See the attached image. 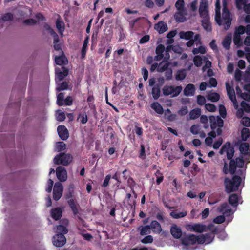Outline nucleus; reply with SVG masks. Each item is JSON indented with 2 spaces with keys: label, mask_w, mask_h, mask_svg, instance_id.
Here are the masks:
<instances>
[{
  "label": "nucleus",
  "mask_w": 250,
  "mask_h": 250,
  "mask_svg": "<svg viewBox=\"0 0 250 250\" xmlns=\"http://www.w3.org/2000/svg\"><path fill=\"white\" fill-rule=\"evenodd\" d=\"M242 179L240 176L235 175L232 179L226 177L224 179V185L225 191L228 193L236 191L241 183Z\"/></svg>",
  "instance_id": "1"
},
{
  "label": "nucleus",
  "mask_w": 250,
  "mask_h": 250,
  "mask_svg": "<svg viewBox=\"0 0 250 250\" xmlns=\"http://www.w3.org/2000/svg\"><path fill=\"white\" fill-rule=\"evenodd\" d=\"M217 210L223 214L215 217L213 220V222L215 224H221L225 222V217L224 216H229L230 215L232 210L226 202L222 203L217 208Z\"/></svg>",
  "instance_id": "2"
},
{
  "label": "nucleus",
  "mask_w": 250,
  "mask_h": 250,
  "mask_svg": "<svg viewBox=\"0 0 250 250\" xmlns=\"http://www.w3.org/2000/svg\"><path fill=\"white\" fill-rule=\"evenodd\" d=\"M210 128L212 130L217 129V134L220 136L222 133V128L224 125V121L221 118L217 116L216 117L211 115L209 117Z\"/></svg>",
  "instance_id": "3"
},
{
  "label": "nucleus",
  "mask_w": 250,
  "mask_h": 250,
  "mask_svg": "<svg viewBox=\"0 0 250 250\" xmlns=\"http://www.w3.org/2000/svg\"><path fill=\"white\" fill-rule=\"evenodd\" d=\"M223 13H222V17L223 19L224 20V29L226 30H228L231 25L232 18L230 16V12L228 9L227 7V0H223Z\"/></svg>",
  "instance_id": "4"
},
{
  "label": "nucleus",
  "mask_w": 250,
  "mask_h": 250,
  "mask_svg": "<svg viewBox=\"0 0 250 250\" xmlns=\"http://www.w3.org/2000/svg\"><path fill=\"white\" fill-rule=\"evenodd\" d=\"M72 160L73 157L71 154L61 152L55 157L54 162L57 165L61 164L63 166H67L72 162Z\"/></svg>",
  "instance_id": "5"
},
{
  "label": "nucleus",
  "mask_w": 250,
  "mask_h": 250,
  "mask_svg": "<svg viewBox=\"0 0 250 250\" xmlns=\"http://www.w3.org/2000/svg\"><path fill=\"white\" fill-rule=\"evenodd\" d=\"M182 90V87L181 86H169L165 85L162 89V91L164 95L167 96L170 95H172V97L178 96Z\"/></svg>",
  "instance_id": "6"
},
{
  "label": "nucleus",
  "mask_w": 250,
  "mask_h": 250,
  "mask_svg": "<svg viewBox=\"0 0 250 250\" xmlns=\"http://www.w3.org/2000/svg\"><path fill=\"white\" fill-rule=\"evenodd\" d=\"M211 227H213V225L212 224H209L207 227L200 223H196L193 225L188 224L187 225V229L188 230L198 233H202L204 231L210 230Z\"/></svg>",
  "instance_id": "7"
},
{
  "label": "nucleus",
  "mask_w": 250,
  "mask_h": 250,
  "mask_svg": "<svg viewBox=\"0 0 250 250\" xmlns=\"http://www.w3.org/2000/svg\"><path fill=\"white\" fill-rule=\"evenodd\" d=\"M227 153V157L228 160L232 158L234 154V148L229 142H226L221 147L219 151L221 155L224 153Z\"/></svg>",
  "instance_id": "8"
},
{
  "label": "nucleus",
  "mask_w": 250,
  "mask_h": 250,
  "mask_svg": "<svg viewBox=\"0 0 250 250\" xmlns=\"http://www.w3.org/2000/svg\"><path fill=\"white\" fill-rule=\"evenodd\" d=\"M66 238L62 233H57L53 238V245L57 247H62L66 243Z\"/></svg>",
  "instance_id": "9"
},
{
  "label": "nucleus",
  "mask_w": 250,
  "mask_h": 250,
  "mask_svg": "<svg viewBox=\"0 0 250 250\" xmlns=\"http://www.w3.org/2000/svg\"><path fill=\"white\" fill-rule=\"evenodd\" d=\"M63 187L61 183L59 182L55 184L53 192V198L56 201L59 200L62 195Z\"/></svg>",
  "instance_id": "10"
},
{
  "label": "nucleus",
  "mask_w": 250,
  "mask_h": 250,
  "mask_svg": "<svg viewBox=\"0 0 250 250\" xmlns=\"http://www.w3.org/2000/svg\"><path fill=\"white\" fill-rule=\"evenodd\" d=\"M199 13L201 18H209L208 3L206 1H202L200 3Z\"/></svg>",
  "instance_id": "11"
},
{
  "label": "nucleus",
  "mask_w": 250,
  "mask_h": 250,
  "mask_svg": "<svg viewBox=\"0 0 250 250\" xmlns=\"http://www.w3.org/2000/svg\"><path fill=\"white\" fill-rule=\"evenodd\" d=\"M56 175L57 178L61 182H64L67 178V172L65 168L62 166H59L56 168Z\"/></svg>",
  "instance_id": "12"
},
{
  "label": "nucleus",
  "mask_w": 250,
  "mask_h": 250,
  "mask_svg": "<svg viewBox=\"0 0 250 250\" xmlns=\"http://www.w3.org/2000/svg\"><path fill=\"white\" fill-rule=\"evenodd\" d=\"M182 245L186 246L194 245L196 243L195 235L190 234L182 237L181 239Z\"/></svg>",
  "instance_id": "13"
},
{
  "label": "nucleus",
  "mask_w": 250,
  "mask_h": 250,
  "mask_svg": "<svg viewBox=\"0 0 250 250\" xmlns=\"http://www.w3.org/2000/svg\"><path fill=\"white\" fill-rule=\"evenodd\" d=\"M57 131L60 138L66 140L69 137V133L66 127L63 125H60L57 127Z\"/></svg>",
  "instance_id": "14"
},
{
  "label": "nucleus",
  "mask_w": 250,
  "mask_h": 250,
  "mask_svg": "<svg viewBox=\"0 0 250 250\" xmlns=\"http://www.w3.org/2000/svg\"><path fill=\"white\" fill-rule=\"evenodd\" d=\"M170 233L172 236L176 239L180 238L182 235L181 229L176 224H173L170 227Z\"/></svg>",
  "instance_id": "15"
},
{
  "label": "nucleus",
  "mask_w": 250,
  "mask_h": 250,
  "mask_svg": "<svg viewBox=\"0 0 250 250\" xmlns=\"http://www.w3.org/2000/svg\"><path fill=\"white\" fill-rule=\"evenodd\" d=\"M227 94L229 99L234 103H237L235 93L233 88L230 86L228 83H226Z\"/></svg>",
  "instance_id": "16"
},
{
  "label": "nucleus",
  "mask_w": 250,
  "mask_h": 250,
  "mask_svg": "<svg viewBox=\"0 0 250 250\" xmlns=\"http://www.w3.org/2000/svg\"><path fill=\"white\" fill-rule=\"evenodd\" d=\"M165 50V46L163 44H159L157 46L155 50L157 55L154 57L155 61H159L163 58Z\"/></svg>",
  "instance_id": "17"
},
{
  "label": "nucleus",
  "mask_w": 250,
  "mask_h": 250,
  "mask_svg": "<svg viewBox=\"0 0 250 250\" xmlns=\"http://www.w3.org/2000/svg\"><path fill=\"white\" fill-rule=\"evenodd\" d=\"M154 29L161 34L167 30V25L164 21H160L154 25Z\"/></svg>",
  "instance_id": "18"
},
{
  "label": "nucleus",
  "mask_w": 250,
  "mask_h": 250,
  "mask_svg": "<svg viewBox=\"0 0 250 250\" xmlns=\"http://www.w3.org/2000/svg\"><path fill=\"white\" fill-rule=\"evenodd\" d=\"M67 203L71 209L74 215H76L79 213V205L73 199H70L67 200Z\"/></svg>",
  "instance_id": "19"
},
{
  "label": "nucleus",
  "mask_w": 250,
  "mask_h": 250,
  "mask_svg": "<svg viewBox=\"0 0 250 250\" xmlns=\"http://www.w3.org/2000/svg\"><path fill=\"white\" fill-rule=\"evenodd\" d=\"M62 210L60 207L53 208L51 210V215L55 220H59L62 216Z\"/></svg>",
  "instance_id": "20"
},
{
  "label": "nucleus",
  "mask_w": 250,
  "mask_h": 250,
  "mask_svg": "<svg viewBox=\"0 0 250 250\" xmlns=\"http://www.w3.org/2000/svg\"><path fill=\"white\" fill-rule=\"evenodd\" d=\"M149 226L150 229H151L155 233L160 234L162 231L160 224L156 220L152 221Z\"/></svg>",
  "instance_id": "21"
},
{
  "label": "nucleus",
  "mask_w": 250,
  "mask_h": 250,
  "mask_svg": "<svg viewBox=\"0 0 250 250\" xmlns=\"http://www.w3.org/2000/svg\"><path fill=\"white\" fill-rule=\"evenodd\" d=\"M195 86L193 84H188L184 88V94L186 96H191L194 94Z\"/></svg>",
  "instance_id": "22"
},
{
  "label": "nucleus",
  "mask_w": 250,
  "mask_h": 250,
  "mask_svg": "<svg viewBox=\"0 0 250 250\" xmlns=\"http://www.w3.org/2000/svg\"><path fill=\"white\" fill-rule=\"evenodd\" d=\"M56 26L61 34H62L65 29V25L63 21L61 19L60 16L58 15V18L56 21Z\"/></svg>",
  "instance_id": "23"
},
{
  "label": "nucleus",
  "mask_w": 250,
  "mask_h": 250,
  "mask_svg": "<svg viewBox=\"0 0 250 250\" xmlns=\"http://www.w3.org/2000/svg\"><path fill=\"white\" fill-rule=\"evenodd\" d=\"M212 228L213 227H211L210 230H211V232L207 233L204 234L206 243L207 244L211 243L214 238V233H215L216 232V229H212Z\"/></svg>",
  "instance_id": "24"
},
{
  "label": "nucleus",
  "mask_w": 250,
  "mask_h": 250,
  "mask_svg": "<svg viewBox=\"0 0 250 250\" xmlns=\"http://www.w3.org/2000/svg\"><path fill=\"white\" fill-rule=\"evenodd\" d=\"M229 203L233 207H236L238 205V196L236 193L231 194L228 199Z\"/></svg>",
  "instance_id": "25"
},
{
  "label": "nucleus",
  "mask_w": 250,
  "mask_h": 250,
  "mask_svg": "<svg viewBox=\"0 0 250 250\" xmlns=\"http://www.w3.org/2000/svg\"><path fill=\"white\" fill-rule=\"evenodd\" d=\"M55 62L57 65H62L66 64L68 62V60L63 53L61 56L56 57Z\"/></svg>",
  "instance_id": "26"
},
{
  "label": "nucleus",
  "mask_w": 250,
  "mask_h": 250,
  "mask_svg": "<svg viewBox=\"0 0 250 250\" xmlns=\"http://www.w3.org/2000/svg\"><path fill=\"white\" fill-rule=\"evenodd\" d=\"M150 107L152 108L156 113L159 114H162L164 112V110L161 105L157 102H155L152 103L150 105Z\"/></svg>",
  "instance_id": "27"
},
{
  "label": "nucleus",
  "mask_w": 250,
  "mask_h": 250,
  "mask_svg": "<svg viewBox=\"0 0 250 250\" xmlns=\"http://www.w3.org/2000/svg\"><path fill=\"white\" fill-rule=\"evenodd\" d=\"M62 71L57 72V78L59 81L63 80V79L68 74V69L67 68L62 66Z\"/></svg>",
  "instance_id": "28"
},
{
  "label": "nucleus",
  "mask_w": 250,
  "mask_h": 250,
  "mask_svg": "<svg viewBox=\"0 0 250 250\" xmlns=\"http://www.w3.org/2000/svg\"><path fill=\"white\" fill-rule=\"evenodd\" d=\"M201 21L202 25L204 29L207 31H211V26L209 21V17L202 18Z\"/></svg>",
  "instance_id": "29"
},
{
  "label": "nucleus",
  "mask_w": 250,
  "mask_h": 250,
  "mask_svg": "<svg viewBox=\"0 0 250 250\" xmlns=\"http://www.w3.org/2000/svg\"><path fill=\"white\" fill-rule=\"evenodd\" d=\"M89 37V36H87L83 41V45L82 48L81 50V58L83 59L85 58L86 53V50L88 44Z\"/></svg>",
  "instance_id": "30"
},
{
  "label": "nucleus",
  "mask_w": 250,
  "mask_h": 250,
  "mask_svg": "<svg viewBox=\"0 0 250 250\" xmlns=\"http://www.w3.org/2000/svg\"><path fill=\"white\" fill-rule=\"evenodd\" d=\"M53 39L54 48L55 50L60 51L62 54H63V52L61 48V44L59 43L60 39L58 35L57 34H55V36L53 37Z\"/></svg>",
  "instance_id": "31"
},
{
  "label": "nucleus",
  "mask_w": 250,
  "mask_h": 250,
  "mask_svg": "<svg viewBox=\"0 0 250 250\" xmlns=\"http://www.w3.org/2000/svg\"><path fill=\"white\" fill-rule=\"evenodd\" d=\"M194 32L191 31L184 32L181 31L179 33L180 37L187 40L192 39L194 36Z\"/></svg>",
  "instance_id": "32"
},
{
  "label": "nucleus",
  "mask_w": 250,
  "mask_h": 250,
  "mask_svg": "<svg viewBox=\"0 0 250 250\" xmlns=\"http://www.w3.org/2000/svg\"><path fill=\"white\" fill-rule=\"evenodd\" d=\"M177 210L172 211L170 213V215L173 218L179 219L183 218L187 215V212L186 211H183L180 212H177Z\"/></svg>",
  "instance_id": "33"
},
{
  "label": "nucleus",
  "mask_w": 250,
  "mask_h": 250,
  "mask_svg": "<svg viewBox=\"0 0 250 250\" xmlns=\"http://www.w3.org/2000/svg\"><path fill=\"white\" fill-rule=\"evenodd\" d=\"M170 63L168 62H165L164 60L161 62L158 65L157 71L158 72H163L168 68Z\"/></svg>",
  "instance_id": "34"
},
{
  "label": "nucleus",
  "mask_w": 250,
  "mask_h": 250,
  "mask_svg": "<svg viewBox=\"0 0 250 250\" xmlns=\"http://www.w3.org/2000/svg\"><path fill=\"white\" fill-rule=\"evenodd\" d=\"M160 93L161 91L159 85L157 84L154 85L152 89V95L154 99H158L160 96Z\"/></svg>",
  "instance_id": "35"
},
{
  "label": "nucleus",
  "mask_w": 250,
  "mask_h": 250,
  "mask_svg": "<svg viewBox=\"0 0 250 250\" xmlns=\"http://www.w3.org/2000/svg\"><path fill=\"white\" fill-rule=\"evenodd\" d=\"M184 11H178L174 15V19L177 22H183L186 21V18L183 14Z\"/></svg>",
  "instance_id": "36"
},
{
  "label": "nucleus",
  "mask_w": 250,
  "mask_h": 250,
  "mask_svg": "<svg viewBox=\"0 0 250 250\" xmlns=\"http://www.w3.org/2000/svg\"><path fill=\"white\" fill-rule=\"evenodd\" d=\"M201 113V110L199 108L192 109L189 112L190 118L192 120L197 119L200 116Z\"/></svg>",
  "instance_id": "37"
},
{
  "label": "nucleus",
  "mask_w": 250,
  "mask_h": 250,
  "mask_svg": "<svg viewBox=\"0 0 250 250\" xmlns=\"http://www.w3.org/2000/svg\"><path fill=\"white\" fill-rule=\"evenodd\" d=\"M165 116L168 121L172 122L174 121L176 118V114L171 113L170 110L167 108L165 112Z\"/></svg>",
  "instance_id": "38"
},
{
  "label": "nucleus",
  "mask_w": 250,
  "mask_h": 250,
  "mask_svg": "<svg viewBox=\"0 0 250 250\" xmlns=\"http://www.w3.org/2000/svg\"><path fill=\"white\" fill-rule=\"evenodd\" d=\"M250 145L248 143H242L240 144L239 149L241 153L244 155L248 154V151L249 149Z\"/></svg>",
  "instance_id": "39"
},
{
  "label": "nucleus",
  "mask_w": 250,
  "mask_h": 250,
  "mask_svg": "<svg viewBox=\"0 0 250 250\" xmlns=\"http://www.w3.org/2000/svg\"><path fill=\"white\" fill-rule=\"evenodd\" d=\"M207 98L212 102H217L220 99V95L216 92H212L208 94Z\"/></svg>",
  "instance_id": "40"
},
{
  "label": "nucleus",
  "mask_w": 250,
  "mask_h": 250,
  "mask_svg": "<svg viewBox=\"0 0 250 250\" xmlns=\"http://www.w3.org/2000/svg\"><path fill=\"white\" fill-rule=\"evenodd\" d=\"M250 136V131L249 128H243L241 130L242 139L246 141Z\"/></svg>",
  "instance_id": "41"
},
{
  "label": "nucleus",
  "mask_w": 250,
  "mask_h": 250,
  "mask_svg": "<svg viewBox=\"0 0 250 250\" xmlns=\"http://www.w3.org/2000/svg\"><path fill=\"white\" fill-rule=\"evenodd\" d=\"M186 76V73L185 70H179L175 75V79L177 81H182L185 78Z\"/></svg>",
  "instance_id": "42"
},
{
  "label": "nucleus",
  "mask_w": 250,
  "mask_h": 250,
  "mask_svg": "<svg viewBox=\"0 0 250 250\" xmlns=\"http://www.w3.org/2000/svg\"><path fill=\"white\" fill-rule=\"evenodd\" d=\"M229 162V172L231 174H234L236 173V167H238L235 160L230 159Z\"/></svg>",
  "instance_id": "43"
},
{
  "label": "nucleus",
  "mask_w": 250,
  "mask_h": 250,
  "mask_svg": "<svg viewBox=\"0 0 250 250\" xmlns=\"http://www.w3.org/2000/svg\"><path fill=\"white\" fill-rule=\"evenodd\" d=\"M94 100L95 99L93 95H89L87 99V102L88 103L89 108L91 109L96 111V107L94 104Z\"/></svg>",
  "instance_id": "44"
},
{
  "label": "nucleus",
  "mask_w": 250,
  "mask_h": 250,
  "mask_svg": "<svg viewBox=\"0 0 250 250\" xmlns=\"http://www.w3.org/2000/svg\"><path fill=\"white\" fill-rule=\"evenodd\" d=\"M231 42V37L229 36H227L224 39L222 44L224 47L226 49H229L230 48V45Z\"/></svg>",
  "instance_id": "45"
},
{
  "label": "nucleus",
  "mask_w": 250,
  "mask_h": 250,
  "mask_svg": "<svg viewBox=\"0 0 250 250\" xmlns=\"http://www.w3.org/2000/svg\"><path fill=\"white\" fill-rule=\"evenodd\" d=\"M13 14L8 12L3 15L0 18V20L3 21H11L13 20Z\"/></svg>",
  "instance_id": "46"
},
{
  "label": "nucleus",
  "mask_w": 250,
  "mask_h": 250,
  "mask_svg": "<svg viewBox=\"0 0 250 250\" xmlns=\"http://www.w3.org/2000/svg\"><path fill=\"white\" fill-rule=\"evenodd\" d=\"M175 6L178 11H185V2L184 0H178L176 2Z\"/></svg>",
  "instance_id": "47"
},
{
  "label": "nucleus",
  "mask_w": 250,
  "mask_h": 250,
  "mask_svg": "<svg viewBox=\"0 0 250 250\" xmlns=\"http://www.w3.org/2000/svg\"><path fill=\"white\" fill-rule=\"evenodd\" d=\"M221 10H220L219 8L218 9H215V20L216 22V23L219 25H222V21L221 19Z\"/></svg>",
  "instance_id": "48"
},
{
  "label": "nucleus",
  "mask_w": 250,
  "mask_h": 250,
  "mask_svg": "<svg viewBox=\"0 0 250 250\" xmlns=\"http://www.w3.org/2000/svg\"><path fill=\"white\" fill-rule=\"evenodd\" d=\"M150 227L149 225H146L143 227H142L140 230V235H148L151 232Z\"/></svg>",
  "instance_id": "49"
},
{
  "label": "nucleus",
  "mask_w": 250,
  "mask_h": 250,
  "mask_svg": "<svg viewBox=\"0 0 250 250\" xmlns=\"http://www.w3.org/2000/svg\"><path fill=\"white\" fill-rule=\"evenodd\" d=\"M247 1L248 0H235L236 8L239 10L242 9Z\"/></svg>",
  "instance_id": "50"
},
{
  "label": "nucleus",
  "mask_w": 250,
  "mask_h": 250,
  "mask_svg": "<svg viewBox=\"0 0 250 250\" xmlns=\"http://www.w3.org/2000/svg\"><path fill=\"white\" fill-rule=\"evenodd\" d=\"M57 230L58 233H62L63 235L68 232V229L66 227L62 225L57 226Z\"/></svg>",
  "instance_id": "51"
},
{
  "label": "nucleus",
  "mask_w": 250,
  "mask_h": 250,
  "mask_svg": "<svg viewBox=\"0 0 250 250\" xmlns=\"http://www.w3.org/2000/svg\"><path fill=\"white\" fill-rule=\"evenodd\" d=\"M66 144L63 142H57L56 145V148L58 152L64 150L66 149Z\"/></svg>",
  "instance_id": "52"
},
{
  "label": "nucleus",
  "mask_w": 250,
  "mask_h": 250,
  "mask_svg": "<svg viewBox=\"0 0 250 250\" xmlns=\"http://www.w3.org/2000/svg\"><path fill=\"white\" fill-rule=\"evenodd\" d=\"M242 72L238 69H237L234 73V79L236 82H240L243 78Z\"/></svg>",
  "instance_id": "53"
},
{
  "label": "nucleus",
  "mask_w": 250,
  "mask_h": 250,
  "mask_svg": "<svg viewBox=\"0 0 250 250\" xmlns=\"http://www.w3.org/2000/svg\"><path fill=\"white\" fill-rule=\"evenodd\" d=\"M233 42L236 45L238 46H241L242 45V42L241 39L240 35H237L236 34H234Z\"/></svg>",
  "instance_id": "54"
},
{
  "label": "nucleus",
  "mask_w": 250,
  "mask_h": 250,
  "mask_svg": "<svg viewBox=\"0 0 250 250\" xmlns=\"http://www.w3.org/2000/svg\"><path fill=\"white\" fill-rule=\"evenodd\" d=\"M219 114L220 117L225 118L227 115V111L224 105L220 104L219 106Z\"/></svg>",
  "instance_id": "55"
},
{
  "label": "nucleus",
  "mask_w": 250,
  "mask_h": 250,
  "mask_svg": "<svg viewBox=\"0 0 250 250\" xmlns=\"http://www.w3.org/2000/svg\"><path fill=\"white\" fill-rule=\"evenodd\" d=\"M64 94L63 93H60L57 96V103L59 106L64 105Z\"/></svg>",
  "instance_id": "56"
},
{
  "label": "nucleus",
  "mask_w": 250,
  "mask_h": 250,
  "mask_svg": "<svg viewBox=\"0 0 250 250\" xmlns=\"http://www.w3.org/2000/svg\"><path fill=\"white\" fill-rule=\"evenodd\" d=\"M194 65L197 67H200L202 64V59L200 56H196L193 59Z\"/></svg>",
  "instance_id": "57"
},
{
  "label": "nucleus",
  "mask_w": 250,
  "mask_h": 250,
  "mask_svg": "<svg viewBox=\"0 0 250 250\" xmlns=\"http://www.w3.org/2000/svg\"><path fill=\"white\" fill-rule=\"evenodd\" d=\"M153 241V237L151 235H148L145 236L143 239L141 240V242L143 244L152 243Z\"/></svg>",
  "instance_id": "58"
},
{
  "label": "nucleus",
  "mask_w": 250,
  "mask_h": 250,
  "mask_svg": "<svg viewBox=\"0 0 250 250\" xmlns=\"http://www.w3.org/2000/svg\"><path fill=\"white\" fill-rule=\"evenodd\" d=\"M176 34V32L175 30L170 31L167 34V37L170 39L168 41V42L169 43H171L173 42L174 40L172 38L175 36Z\"/></svg>",
  "instance_id": "59"
},
{
  "label": "nucleus",
  "mask_w": 250,
  "mask_h": 250,
  "mask_svg": "<svg viewBox=\"0 0 250 250\" xmlns=\"http://www.w3.org/2000/svg\"><path fill=\"white\" fill-rule=\"evenodd\" d=\"M200 130V125H193L190 127V132L194 135L198 134Z\"/></svg>",
  "instance_id": "60"
},
{
  "label": "nucleus",
  "mask_w": 250,
  "mask_h": 250,
  "mask_svg": "<svg viewBox=\"0 0 250 250\" xmlns=\"http://www.w3.org/2000/svg\"><path fill=\"white\" fill-rule=\"evenodd\" d=\"M241 123L246 127L250 126V118L247 116L243 117L241 119Z\"/></svg>",
  "instance_id": "61"
},
{
  "label": "nucleus",
  "mask_w": 250,
  "mask_h": 250,
  "mask_svg": "<svg viewBox=\"0 0 250 250\" xmlns=\"http://www.w3.org/2000/svg\"><path fill=\"white\" fill-rule=\"evenodd\" d=\"M205 106V108L209 112H214L216 110V107L213 104H206Z\"/></svg>",
  "instance_id": "62"
},
{
  "label": "nucleus",
  "mask_w": 250,
  "mask_h": 250,
  "mask_svg": "<svg viewBox=\"0 0 250 250\" xmlns=\"http://www.w3.org/2000/svg\"><path fill=\"white\" fill-rule=\"evenodd\" d=\"M65 115L63 112L61 110L58 111V113L56 116L57 120L60 122H62L65 119Z\"/></svg>",
  "instance_id": "63"
},
{
  "label": "nucleus",
  "mask_w": 250,
  "mask_h": 250,
  "mask_svg": "<svg viewBox=\"0 0 250 250\" xmlns=\"http://www.w3.org/2000/svg\"><path fill=\"white\" fill-rule=\"evenodd\" d=\"M241 106L242 107V110L245 111L246 112H249L250 111V105L245 101H242L241 103Z\"/></svg>",
  "instance_id": "64"
}]
</instances>
